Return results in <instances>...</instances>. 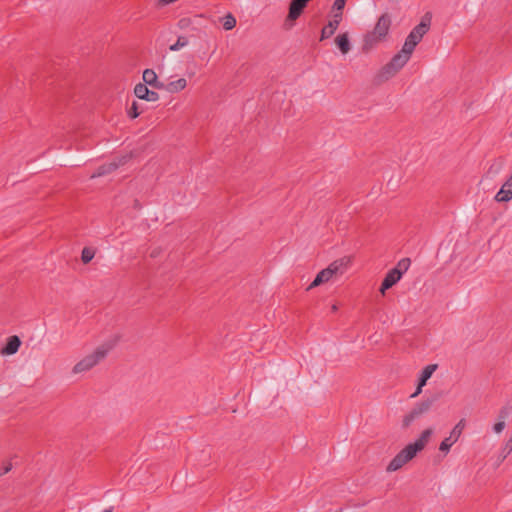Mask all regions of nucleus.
<instances>
[{
	"label": "nucleus",
	"instance_id": "obj_1",
	"mask_svg": "<svg viewBox=\"0 0 512 512\" xmlns=\"http://www.w3.org/2000/svg\"><path fill=\"white\" fill-rule=\"evenodd\" d=\"M433 430L431 428L425 429L419 439L415 442L405 446L388 464L386 471L394 472L402 468L406 463L412 460L418 452L422 451L427 445Z\"/></svg>",
	"mask_w": 512,
	"mask_h": 512
},
{
	"label": "nucleus",
	"instance_id": "obj_2",
	"mask_svg": "<svg viewBox=\"0 0 512 512\" xmlns=\"http://www.w3.org/2000/svg\"><path fill=\"white\" fill-rule=\"evenodd\" d=\"M406 63L407 61L403 60L402 56L395 54L375 75L374 83L376 85H381L393 78L406 65Z\"/></svg>",
	"mask_w": 512,
	"mask_h": 512
},
{
	"label": "nucleus",
	"instance_id": "obj_3",
	"mask_svg": "<svg viewBox=\"0 0 512 512\" xmlns=\"http://www.w3.org/2000/svg\"><path fill=\"white\" fill-rule=\"evenodd\" d=\"M406 63L407 61L403 60L402 56L395 54L375 75L374 83L376 85H381L393 78L406 65Z\"/></svg>",
	"mask_w": 512,
	"mask_h": 512
},
{
	"label": "nucleus",
	"instance_id": "obj_4",
	"mask_svg": "<svg viewBox=\"0 0 512 512\" xmlns=\"http://www.w3.org/2000/svg\"><path fill=\"white\" fill-rule=\"evenodd\" d=\"M108 351L109 348L98 347L92 354L84 357L73 367V373L77 374L90 370L107 356Z\"/></svg>",
	"mask_w": 512,
	"mask_h": 512
},
{
	"label": "nucleus",
	"instance_id": "obj_5",
	"mask_svg": "<svg viewBox=\"0 0 512 512\" xmlns=\"http://www.w3.org/2000/svg\"><path fill=\"white\" fill-rule=\"evenodd\" d=\"M437 400L438 396L434 395L417 403L412 408V410L404 416L402 421V428H408L414 420L418 419L419 417L427 413Z\"/></svg>",
	"mask_w": 512,
	"mask_h": 512
},
{
	"label": "nucleus",
	"instance_id": "obj_6",
	"mask_svg": "<svg viewBox=\"0 0 512 512\" xmlns=\"http://www.w3.org/2000/svg\"><path fill=\"white\" fill-rule=\"evenodd\" d=\"M465 426L466 420L464 418L460 419V421L454 426V428L450 432V435L440 443L439 450L441 452L448 453L451 446L458 441Z\"/></svg>",
	"mask_w": 512,
	"mask_h": 512
},
{
	"label": "nucleus",
	"instance_id": "obj_7",
	"mask_svg": "<svg viewBox=\"0 0 512 512\" xmlns=\"http://www.w3.org/2000/svg\"><path fill=\"white\" fill-rule=\"evenodd\" d=\"M431 25V14L426 13L420 23L416 25L411 32L408 34L407 37H409L411 40L414 41V43H419L424 35L429 31Z\"/></svg>",
	"mask_w": 512,
	"mask_h": 512
},
{
	"label": "nucleus",
	"instance_id": "obj_8",
	"mask_svg": "<svg viewBox=\"0 0 512 512\" xmlns=\"http://www.w3.org/2000/svg\"><path fill=\"white\" fill-rule=\"evenodd\" d=\"M391 26V17L388 13H383L377 20L372 32L378 39H386Z\"/></svg>",
	"mask_w": 512,
	"mask_h": 512
},
{
	"label": "nucleus",
	"instance_id": "obj_9",
	"mask_svg": "<svg viewBox=\"0 0 512 512\" xmlns=\"http://www.w3.org/2000/svg\"><path fill=\"white\" fill-rule=\"evenodd\" d=\"M134 94L137 98L148 102H156L159 100V94L150 90L147 85L138 83L134 87Z\"/></svg>",
	"mask_w": 512,
	"mask_h": 512
},
{
	"label": "nucleus",
	"instance_id": "obj_10",
	"mask_svg": "<svg viewBox=\"0 0 512 512\" xmlns=\"http://www.w3.org/2000/svg\"><path fill=\"white\" fill-rule=\"evenodd\" d=\"M310 1L311 0H291L287 20L295 21L298 19Z\"/></svg>",
	"mask_w": 512,
	"mask_h": 512
},
{
	"label": "nucleus",
	"instance_id": "obj_11",
	"mask_svg": "<svg viewBox=\"0 0 512 512\" xmlns=\"http://www.w3.org/2000/svg\"><path fill=\"white\" fill-rule=\"evenodd\" d=\"M143 81L145 85L151 86L154 89L162 90L164 88V83L158 80L157 74L153 69H145L142 75Z\"/></svg>",
	"mask_w": 512,
	"mask_h": 512
},
{
	"label": "nucleus",
	"instance_id": "obj_12",
	"mask_svg": "<svg viewBox=\"0 0 512 512\" xmlns=\"http://www.w3.org/2000/svg\"><path fill=\"white\" fill-rule=\"evenodd\" d=\"M402 277L398 270H389L386 276L384 277L381 286L380 292L381 294H385L386 290L392 288Z\"/></svg>",
	"mask_w": 512,
	"mask_h": 512
},
{
	"label": "nucleus",
	"instance_id": "obj_13",
	"mask_svg": "<svg viewBox=\"0 0 512 512\" xmlns=\"http://www.w3.org/2000/svg\"><path fill=\"white\" fill-rule=\"evenodd\" d=\"M512 199V175L502 185L495 196L497 202H508Z\"/></svg>",
	"mask_w": 512,
	"mask_h": 512
},
{
	"label": "nucleus",
	"instance_id": "obj_14",
	"mask_svg": "<svg viewBox=\"0 0 512 512\" xmlns=\"http://www.w3.org/2000/svg\"><path fill=\"white\" fill-rule=\"evenodd\" d=\"M382 41H384V39H378L377 35L374 34L372 31L367 32L363 38L362 52L369 53Z\"/></svg>",
	"mask_w": 512,
	"mask_h": 512
},
{
	"label": "nucleus",
	"instance_id": "obj_15",
	"mask_svg": "<svg viewBox=\"0 0 512 512\" xmlns=\"http://www.w3.org/2000/svg\"><path fill=\"white\" fill-rule=\"evenodd\" d=\"M21 345V340L17 335L10 336L7 339L5 346L3 347L1 353L4 355H13L15 354Z\"/></svg>",
	"mask_w": 512,
	"mask_h": 512
},
{
	"label": "nucleus",
	"instance_id": "obj_16",
	"mask_svg": "<svg viewBox=\"0 0 512 512\" xmlns=\"http://www.w3.org/2000/svg\"><path fill=\"white\" fill-rule=\"evenodd\" d=\"M335 44L343 55L347 54L351 50L348 32L338 34L335 38Z\"/></svg>",
	"mask_w": 512,
	"mask_h": 512
},
{
	"label": "nucleus",
	"instance_id": "obj_17",
	"mask_svg": "<svg viewBox=\"0 0 512 512\" xmlns=\"http://www.w3.org/2000/svg\"><path fill=\"white\" fill-rule=\"evenodd\" d=\"M118 167L119 163H116V161L105 163L96 169V171L91 175V178H97L108 175L115 171Z\"/></svg>",
	"mask_w": 512,
	"mask_h": 512
},
{
	"label": "nucleus",
	"instance_id": "obj_18",
	"mask_svg": "<svg viewBox=\"0 0 512 512\" xmlns=\"http://www.w3.org/2000/svg\"><path fill=\"white\" fill-rule=\"evenodd\" d=\"M417 45V43H414L413 40L407 37L404 42V45L402 46V49L396 55L402 56L403 60H406L408 62Z\"/></svg>",
	"mask_w": 512,
	"mask_h": 512
},
{
	"label": "nucleus",
	"instance_id": "obj_19",
	"mask_svg": "<svg viewBox=\"0 0 512 512\" xmlns=\"http://www.w3.org/2000/svg\"><path fill=\"white\" fill-rule=\"evenodd\" d=\"M331 271L332 270H327L326 268L321 270L315 277V279L312 281V283L309 285V287L307 288V290H310L312 288H315L317 286H319L320 284H323L325 282H328L331 278H332V275H331Z\"/></svg>",
	"mask_w": 512,
	"mask_h": 512
},
{
	"label": "nucleus",
	"instance_id": "obj_20",
	"mask_svg": "<svg viewBox=\"0 0 512 512\" xmlns=\"http://www.w3.org/2000/svg\"><path fill=\"white\" fill-rule=\"evenodd\" d=\"M187 86V81L185 78H179L176 81H171L168 84H164V90L169 93H177L185 89Z\"/></svg>",
	"mask_w": 512,
	"mask_h": 512
},
{
	"label": "nucleus",
	"instance_id": "obj_21",
	"mask_svg": "<svg viewBox=\"0 0 512 512\" xmlns=\"http://www.w3.org/2000/svg\"><path fill=\"white\" fill-rule=\"evenodd\" d=\"M350 263V259L347 257L340 258L332 262L326 269L332 270L331 275H335L337 273H342V269L346 268L348 264Z\"/></svg>",
	"mask_w": 512,
	"mask_h": 512
},
{
	"label": "nucleus",
	"instance_id": "obj_22",
	"mask_svg": "<svg viewBox=\"0 0 512 512\" xmlns=\"http://www.w3.org/2000/svg\"><path fill=\"white\" fill-rule=\"evenodd\" d=\"M437 369V364L427 365L421 372L418 382L421 385H426L427 381L431 378L434 371Z\"/></svg>",
	"mask_w": 512,
	"mask_h": 512
},
{
	"label": "nucleus",
	"instance_id": "obj_23",
	"mask_svg": "<svg viewBox=\"0 0 512 512\" xmlns=\"http://www.w3.org/2000/svg\"><path fill=\"white\" fill-rule=\"evenodd\" d=\"M337 29L336 21H329L321 30L320 41L330 38Z\"/></svg>",
	"mask_w": 512,
	"mask_h": 512
},
{
	"label": "nucleus",
	"instance_id": "obj_24",
	"mask_svg": "<svg viewBox=\"0 0 512 512\" xmlns=\"http://www.w3.org/2000/svg\"><path fill=\"white\" fill-rule=\"evenodd\" d=\"M410 264H411V260L410 258H402L398 263L397 265L392 268L393 270H398V272L400 273V276L402 277L403 274L408 270V268L410 267Z\"/></svg>",
	"mask_w": 512,
	"mask_h": 512
},
{
	"label": "nucleus",
	"instance_id": "obj_25",
	"mask_svg": "<svg viewBox=\"0 0 512 512\" xmlns=\"http://www.w3.org/2000/svg\"><path fill=\"white\" fill-rule=\"evenodd\" d=\"M95 256V250L90 247H84L81 252V260L84 264H88Z\"/></svg>",
	"mask_w": 512,
	"mask_h": 512
},
{
	"label": "nucleus",
	"instance_id": "obj_26",
	"mask_svg": "<svg viewBox=\"0 0 512 512\" xmlns=\"http://www.w3.org/2000/svg\"><path fill=\"white\" fill-rule=\"evenodd\" d=\"M512 413V405L510 403H506L499 411L498 421H504L510 416Z\"/></svg>",
	"mask_w": 512,
	"mask_h": 512
},
{
	"label": "nucleus",
	"instance_id": "obj_27",
	"mask_svg": "<svg viewBox=\"0 0 512 512\" xmlns=\"http://www.w3.org/2000/svg\"><path fill=\"white\" fill-rule=\"evenodd\" d=\"M188 44V39L184 36H179L177 41L172 44L169 49L171 51H178L179 49L185 47Z\"/></svg>",
	"mask_w": 512,
	"mask_h": 512
},
{
	"label": "nucleus",
	"instance_id": "obj_28",
	"mask_svg": "<svg viewBox=\"0 0 512 512\" xmlns=\"http://www.w3.org/2000/svg\"><path fill=\"white\" fill-rule=\"evenodd\" d=\"M236 26V19L232 14H228L224 17L223 28L225 30H231Z\"/></svg>",
	"mask_w": 512,
	"mask_h": 512
},
{
	"label": "nucleus",
	"instance_id": "obj_29",
	"mask_svg": "<svg viewBox=\"0 0 512 512\" xmlns=\"http://www.w3.org/2000/svg\"><path fill=\"white\" fill-rule=\"evenodd\" d=\"M141 114V111L139 110V105L136 101H133L131 107L128 109V116L131 119L137 118Z\"/></svg>",
	"mask_w": 512,
	"mask_h": 512
},
{
	"label": "nucleus",
	"instance_id": "obj_30",
	"mask_svg": "<svg viewBox=\"0 0 512 512\" xmlns=\"http://www.w3.org/2000/svg\"><path fill=\"white\" fill-rule=\"evenodd\" d=\"M345 4V0H335L332 5L331 12L343 13Z\"/></svg>",
	"mask_w": 512,
	"mask_h": 512
},
{
	"label": "nucleus",
	"instance_id": "obj_31",
	"mask_svg": "<svg viewBox=\"0 0 512 512\" xmlns=\"http://www.w3.org/2000/svg\"><path fill=\"white\" fill-rule=\"evenodd\" d=\"M512 452V434L502 450V459H505Z\"/></svg>",
	"mask_w": 512,
	"mask_h": 512
},
{
	"label": "nucleus",
	"instance_id": "obj_32",
	"mask_svg": "<svg viewBox=\"0 0 512 512\" xmlns=\"http://www.w3.org/2000/svg\"><path fill=\"white\" fill-rule=\"evenodd\" d=\"M505 426L506 424L504 421H497L493 426V431L499 434L504 430Z\"/></svg>",
	"mask_w": 512,
	"mask_h": 512
},
{
	"label": "nucleus",
	"instance_id": "obj_33",
	"mask_svg": "<svg viewBox=\"0 0 512 512\" xmlns=\"http://www.w3.org/2000/svg\"><path fill=\"white\" fill-rule=\"evenodd\" d=\"M331 15H332V19L330 21H336V24L339 27V24L342 21L343 13L331 12Z\"/></svg>",
	"mask_w": 512,
	"mask_h": 512
},
{
	"label": "nucleus",
	"instance_id": "obj_34",
	"mask_svg": "<svg viewBox=\"0 0 512 512\" xmlns=\"http://www.w3.org/2000/svg\"><path fill=\"white\" fill-rule=\"evenodd\" d=\"M131 159V154L124 155L116 161V163H119V166L126 164Z\"/></svg>",
	"mask_w": 512,
	"mask_h": 512
},
{
	"label": "nucleus",
	"instance_id": "obj_35",
	"mask_svg": "<svg viewBox=\"0 0 512 512\" xmlns=\"http://www.w3.org/2000/svg\"><path fill=\"white\" fill-rule=\"evenodd\" d=\"M11 469H12V464H11L10 462H9V463H6V464L2 467V469H1V471H0V476H2V475H4V474L8 473Z\"/></svg>",
	"mask_w": 512,
	"mask_h": 512
},
{
	"label": "nucleus",
	"instance_id": "obj_36",
	"mask_svg": "<svg viewBox=\"0 0 512 512\" xmlns=\"http://www.w3.org/2000/svg\"><path fill=\"white\" fill-rule=\"evenodd\" d=\"M425 385H421L419 382L417 384V388L415 390V392L413 394H411V398H415L417 397L421 392H422V388L424 387Z\"/></svg>",
	"mask_w": 512,
	"mask_h": 512
},
{
	"label": "nucleus",
	"instance_id": "obj_37",
	"mask_svg": "<svg viewBox=\"0 0 512 512\" xmlns=\"http://www.w3.org/2000/svg\"><path fill=\"white\" fill-rule=\"evenodd\" d=\"M103 512H113V507H109V508L105 509Z\"/></svg>",
	"mask_w": 512,
	"mask_h": 512
},
{
	"label": "nucleus",
	"instance_id": "obj_38",
	"mask_svg": "<svg viewBox=\"0 0 512 512\" xmlns=\"http://www.w3.org/2000/svg\"><path fill=\"white\" fill-rule=\"evenodd\" d=\"M332 311H334V312L337 311V306L336 305L332 306Z\"/></svg>",
	"mask_w": 512,
	"mask_h": 512
},
{
	"label": "nucleus",
	"instance_id": "obj_39",
	"mask_svg": "<svg viewBox=\"0 0 512 512\" xmlns=\"http://www.w3.org/2000/svg\"><path fill=\"white\" fill-rule=\"evenodd\" d=\"M135 207H138V201L135 200Z\"/></svg>",
	"mask_w": 512,
	"mask_h": 512
}]
</instances>
